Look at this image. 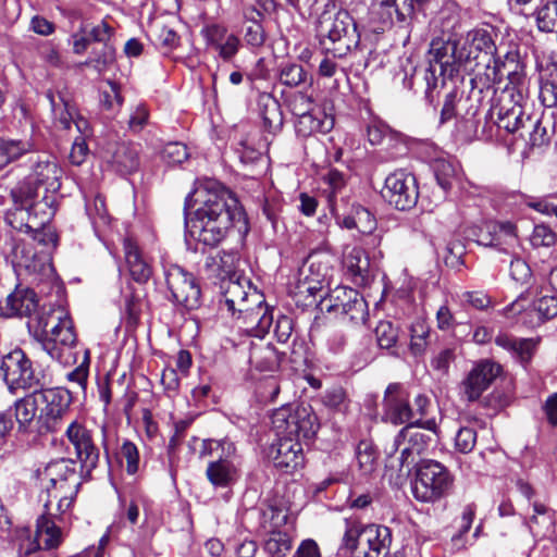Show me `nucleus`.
<instances>
[{
    "label": "nucleus",
    "mask_w": 557,
    "mask_h": 557,
    "mask_svg": "<svg viewBox=\"0 0 557 557\" xmlns=\"http://www.w3.org/2000/svg\"><path fill=\"white\" fill-rule=\"evenodd\" d=\"M200 202L195 212L186 218L187 235L205 246L214 247L225 237L236 221L243 219L237 198L215 181H209L186 198V209L191 202Z\"/></svg>",
    "instance_id": "1"
},
{
    "label": "nucleus",
    "mask_w": 557,
    "mask_h": 557,
    "mask_svg": "<svg viewBox=\"0 0 557 557\" xmlns=\"http://www.w3.org/2000/svg\"><path fill=\"white\" fill-rule=\"evenodd\" d=\"M272 428L277 436L274 466L286 473L304 463L302 440H310L318 430L317 417L305 406H283L273 411Z\"/></svg>",
    "instance_id": "2"
},
{
    "label": "nucleus",
    "mask_w": 557,
    "mask_h": 557,
    "mask_svg": "<svg viewBox=\"0 0 557 557\" xmlns=\"http://www.w3.org/2000/svg\"><path fill=\"white\" fill-rule=\"evenodd\" d=\"M317 30L322 44L336 57L346 55L360 41L352 16L346 10L336 9L333 3L326 4L319 15Z\"/></svg>",
    "instance_id": "3"
},
{
    "label": "nucleus",
    "mask_w": 557,
    "mask_h": 557,
    "mask_svg": "<svg viewBox=\"0 0 557 557\" xmlns=\"http://www.w3.org/2000/svg\"><path fill=\"white\" fill-rule=\"evenodd\" d=\"M343 525L341 546L351 557H381L388 553L392 535L387 527L363 524L355 517L345 518Z\"/></svg>",
    "instance_id": "4"
},
{
    "label": "nucleus",
    "mask_w": 557,
    "mask_h": 557,
    "mask_svg": "<svg viewBox=\"0 0 557 557\" xmlns=\"http://www.w3.org/2000/svg\"><path fill=\"white\" fill-rule=\"evenodd\" d=\"M454 476L438 461L423 459L417 463L411 491L416 499L434 503L445 497L453 488Z\"/></svg>",
    "instance_id": "5"
},
{
    "label": "nucleus",
    "mask_w": 557,
    "mask_h": 557,
    "mask_svg": "<svg viewBox=\"0 0 557 557\" xmlns=\"http://www.w3.org/2000/svg\"><path fill=\"white\" fill-rule=\"evenodd\" d=\"M200 457H216L207 467V478L214 486L225 487L233 483L238 474L236 447L228 440H203Z\"/></svg>",
    "instance_id": "6"
},
{
    "label": "nucleus",
    "mask_w": 557,
    "mask_h": 557,
    "mask_svg": "<svg viewBox=\"0 0 557 557\" xmlns=\"http://www.w3.org/2000/svg\"><path fill=\"white\" fill-rule=\"evenodd\" d=\"M55 211V197L46 195L33 209L25 206H14L13 210L8 211L5 221L16 231L24 233L37 232L51 221Z\"/></svg>",
    "instance_id": "7"
},
{
    "label": "nucleus",
    "mask_w": 557,
    "mask_h": 557,
    "mask_svg": "<svg viewBox=\"0 0 557 557\" xmlns=\"http://www.w3.org/2000/svg\"><path fill=\"white\" fill-rule=\"evenodd\" d=\"M0 371L12 393L42 385L39 373L35 372L30 359L22 349H14L3 356Z\"/></svg>",
    "instance_id": "8"
},
{
    "label": "nucleus",
    "mask_w": 557,
    "mask_h": 557,
    "mask_svg": "<svg viewBox=\"0 0 557 557\" xmlns=\"http://www.w3.org/2000/svg\"><path fill=\"white\" fill-rule=\"evenodd\" d=\"M472 51L466 48L458 49L456 35L440 36L433 38L429 49V64L437 65L440 74L454 77L461 64L470 61Z\"/></svg>",
    "instance_id": "9"
},
{
    "label": "nucleus",
    "mask_w": 557,
    "mask_h": 557,
    "mask_svg": "<svg viewBox=\"0 0 557 557\" xmlns=\"http://www.w3.org/2000/svg\"><path fill=\"white\" fill-rule=\"evenodd\" d=\"M36 392L40 405L38 420L47 431L54 432L70 412L72 394L66 388L62 387L46 388Z\"/></svg>",
    "instance_id": "10"
},
{
    "label": "nucleus",
    "mask_w": 557,
    "mask_h": 557,
    "mask_svg": "<svg viewBox=\"0 0 557 557\" xmlns=\"http://www.w3.org/2000/svg\"><path fill=\"white\" fill-rule=\"evenodd\" d=\"M431 442L430 434L423 432L418 424L409 423L396 435L387 454L392 456L399 451L400 466H409L428 450Z\"/></svg>",
    "instance_id": "11"
},
{
    "label": "nucleus",
    "mask_w": 557,
    "mask_h": 557,
    "mask_svg": "<svg viewBox=\"0 0 557 557\" xmlns=\"http://www.w3.org/2000/svg\"><path fill=\"white\" fill-rule=\"evenodd\" d=\"M164 275L174 302L187 310H193L199 306L200 288L191 273L176 264H171L165 268Z\"/></svg>",
    "instance_id": "12"
},
{
    "label": "nucleus",
    "mask_w": 557,
    "mask_h": 557,
    "mask_svg": "<svg viewBox=\"0 0 557 557\" xmlns=\"http://www.w3.org/2000/svg\"><path fill=\"white\" fill-rule=\"evenodd\" d=\"M521 91L517 92V99L512 88H504L495 98L491 108V116L497 117L498 128H503L508 133H516L520 128L527 127V117H524L521 107Z\"/></svg>",
    "instance_id": "13"
},
{
    "label": "nucleus",
    "mask_w": 557,
    "mask_h": 557,
    "mask_svg": "<svg viewBox=\"0 0 557 557\" xmlns=\"http://www.w3.org/2000/svg\"><path fill=\"white\" fill-rule=\"evenodd\" d=\"M416 178L404 170L391 173L385 178L382 197L398 210H408L418 201Z\"/></svg>",
    "instance_id": "14"
},
{
    "label": "nucleus",
    "mask_w": 557,
    "mask_h": 557,
    "mask_svg": "<svg viewBox=\"0 0 557 557\" xmlns=\"http://www.w3.org/2000/svg\"><path fill=\"white\" fill-rule=\"evenodd\" d=\"M222 288L224 301L228 311L233 314L236 312L238 314H245L251 320L256 318V314L251 313V309L246 306V301H251V305L258 306L263 301V295L261 293L251 288L246 280L242 282L240 280H234L233 277L223 280Z\"/></svg>",
    "instance_id": "15"
},
{
    "label": "nucleus",
    "mask_w": 557,
    "mask_h": 557,
    "mask_svg": "<svg viewBox=\"0 0 557 557\" xmlns=\"http://www.w3.org/2000/svg\"><path fill=\"white\" fill-rule=\"evenodd\" d=\"M65 435L74 446L82 467L88 472L96 469L99 463L100 449L95 443L92 431L83 423L73 421L67 426Z\"/></svg>",
    "instance_id": "16"
},
{
    "label": "nucleus",
    "mask_w": 557,
    "mask_h": 557,
    "mask_svg": "<svg viewBox=\"0 0 557 557\" xmlns=\"http://www.w3.org/2000/svg\"><path fill=\"white\" fill-rule=\"evenodd\" d=\"M39 324L50 342L72 347L76 343V333L69 312L61 306L50 309L39 319Z\"/></svg>",
    "instance_id": "17"
},
{
    "label": "nucleus",
    "mask_w": 557,
    "mask_h": 557,
    "mask_svg": "<svg viewBox=\"0 0 557 557\" xmlns=\"http://www.w3.org/2000/svg\"><path fill=\"white\" fill-rule=\"evenodd\" d=\"M327 312L348 314L351 320L363 315L366 302L359 293L347 286H337L321 299Z\"/></svg>",
    "instance_id": "18"
},
{
    "label": "nucleus",
    "mask_w": 557,
    "mask_h": 557,
    "mask_svg": "<svg viewBox=\"0 0 557 557\" xmlns=\"http://www.w3.org/2000/svg\"><path fill=\"white\" fill-rule=\"evenodd\" d=\"M383 407L386 419L395 425L412 423L413 413L409 393L400 383H391L384 393Z\"/></svg>",
    "instance_id": "19"
},
{
    "label": "nucleus",
    "mask_w": 557,
    "mask_h": 557,
    "mask_svg": "<svg viewBox=\"0 0 557 557\" xmlns=\"http://www.w3.org/2000/svg\"><path fill=\"white\" fill-rule=\"evenodd\" d=\"M430 0H375L373 10L383 24H393L395 21L401 25L410 26L416 13Z\"/></svg>",
    "instance_id": "20"
},
{
    "label": "nucleus",
    "mask_w": 557,
    "mask_h": 557,
    "mask_svg": "<svg viewBox=\"0 0 557 557\" xmlns=\"http://www.w3.org/2000/svg\"><path fill=\"white\" fill-rule=\"evenodd\" d=\"M29 176L40 188H44L42 196L53 195L61 187V178L63 170L59 165L57 159L49 154L38 156L33 162Z\"/></svg>",
    "instance_id": "21"
},
{
    "label": "nucleus",
    "mask_w": 557,
    "mask_h": 557,
    "mask_svg": "<svg viewBox=\"0 0 557 557\" xmlns=\"http://www.w3.org/2000/svg\"><path fill=\"white\" fill-rule=\"evenodd\" d=\"M201 35L207 47L213 50L223 61H231L238 52L240 39L237 35L230 33L221 24H208L201 29Z\"/></svg>",
    "instance_id": "22"
},
{
    "label": "nucleus",
    "mask_w": 557,
    "mask_h": 557,
    "mask_svg": "<svg viewBox=\"0 0 557 557\" xmlns=\"http://www.w3.org/2000/svg\"><path fill=\"white\" fill-rule=\"evenodd\" d=\"M500 366L484 360L475 364L461 383L463 395L469 401L480 398L482 393L492 384L499 375Z\"/></svg>",
    "instance_id": "23"
},
{
    "label": "nucleus",
    "mask_w": 557,
    "mask_h": 557,
    "mask_svg": "<svg viewBox=\"0 0 557 557\" xmlns=\"http://www.w3.org/2000/svg\"><path fill=\"white\" fill-rule=\"evenodd\" d=\"M44 479L49 482L47 488L64 491L67 494L77 493L79 483L76 472V462L71 459L51 461L45 468Z\"/></svg>",
    "instance_id": "24"
},
{
    "label": "nucleus",
    "mask_w": 557,
    "mask_h": 557,
    "mask_svg": "<svg viewBox=\"0 0 557 557\" xmlns=\"http://www.w3.org/2000/svg\"><path fill=\"white\" fill-rule=\"evenodd\" d=\"M104 158L109 168L121 176L131 175L140 166L139 148L131 143H119L111 146Z\"/></svg>",
    "instance_id": "25"
},
{
    "label": "nucleus",
    "mask_w": 557,
    "mask_h": 557,
    "mask_svg": "<svg viewBox=\"0 0 557 557\" xmlns=\"http://www.w3.org/2000/svg\"><path fill=\"white\" fill-rule=\"evenodd\" d=\"M38 298L36 293L30 288H15L4 300L0 302V315L5 318L12 317H30L37 311Z\"/></svg>",
    "instance_id": "26"
},
{
    "label": "nucleus",
    "mask_w": 557,
    "mask_h": 557,
    "mask_svg": "<svg viewBox=\"0 0 557 557\" xmlns=\"http://www.w3.org/2000/svg\"><path fill=\"white\" fill-rule=\"evenodd\" d=\"M506 76L509 84L505 88H512L515 99H517V92L520 90L523 97V86L525 82V75L522 66L517 61V54L506 53L505 61L494 60L493 78L494 83L500 82Z\"/></svg>",
    "instance_id": "27"
},
{
    "label": "nucleus",
    "mask_w": 557,
    "mask_h": 557,
    "mask_svg": "<svg viewBox=\"0 0 557 557\" xmlns=\"http://www.w3.org/2000/svg\"><path fill=\"white\" fill-rule=\"evenodd\" d=\"M125 260L131 276L137 283H146L152 274V268L140 252L137 244L132 238L123 242Z\"/></svg>",
    "instance_id": "28"
},
{
    "label": "nucleus",
    "mask_w": 557,
    "mask_h": 557,
    "mask_svg": "<svg viewBox=\"0 0 557 557\" xmlns=\"http://www.w3.org/2000/svg\"><path fill=\"white\" fill-rule=\"evenodd\" d=\"M556 315L557 297L553 295H544L532 302L531 307L522 314L521 319L524 324L535 327Z\"/></svg>",
    "instance_id": "29"
},
{
    "label": "nucleus",
    "mask_w": 557,
    "mask_h": 557,
    "mask_svg": "<svg viewBox=\"0 0 557 557\" xmlns=\"http://www.w3.org/2000/svg\"><path fill=\"white\" fill-rule=\"evenodd\" d=\"M333 127V116L319 109L297 117L295 123L297 134L302 137H309L317 133L326 134Z\"/></svg>",
    "instance_id": "30"
},
{
    "label": "nucleus",
    "mask_w": 557,
    "mask_h": 557,
    "mask_svg": "<svg viewBox=\"0 0 557 557\" xmlns=\"http://www.w3.org/2000/svg\"><path fill=\"white\" fill-rule=\"evenodd\" d=\"M249 362L259 371L274 372L278 369L281 359L274 346L259 341L250 347Z\"/></svg>",
    "instance_id": "31"
},
{
    "label": "nucleus",
    "mask_w": 557,
    "mask_h": 557,
    "mask_svg": "<svg viewBox=\"0 0 557 557\" xmlns=\"http://www.w3.org/2000/svg\"><path fill=\"white\" fill-rule=\"evenodd\" d=\"M343 264L357 284H363L370 267L369 257L360 247L347 248L344 252Z\"/></svg>",
    "instance_id": "32"
},
{
    "label": "nucleus",
    "mask_w": 557,
    "mask_h": 557,
    "mask_svg": "<svg viewBox=\"0 0 557 557\" xmlns=\"http://www.w3.org/2000/svg\"><path fill=\"white\" fill-rule=\"evenodd\" d=\"M57 519L44 513L37 519L36 534L38 540L41 539L44 549H54L60 546L63 541L61 528Z\"/></svg>",
    "instance_id": "33"
},
{
    "label": "nucleus",
    "mask_w": 557,
    "mask_h": 557,
    "mask_svg": "<svg viewBox=\"0 0 557 557\" xmlns=\"http://www.w3.org/2000/svg\"><path fill=\"white\" fill-rule=\"evenodd\" d=\"M40 412V405L37 392L30 393L14 403V416L20 431H28L37 412Z\"/></svg>",
    "instance_id": "34"
},
{
    "label": "nucleus",
    "mask_w": 557,
    "mask_h": 557,
    "mask_svg": "<svg viewBox=\"0 0 557 557\" xmlns=\"http://www.w3.org/2000/svg\"><path fill=\"white\" fill-rule=\"evenodd\" d=\"M485 227L486 234L481 237V243L485 246H500L517 237V227L509 221L490 222Z\"/></svg>",
    "instance_id": "35"
},
{
    "label": "nucleus",
    "mask_w": 557,
    "mask_h": 557,
    "mask_svg": "<svg viewBox=\"0 0 557 557\" xmlns=\"http://www.w3.org/2000/svg\"><path fill=\"white\" fill-rule=\"evenodd\" d=\"M246 306L251 309V313L256 314L253 320L247 318L245 314H238L237 318L243 319L246 330L252 332L257 336L267 332L272 325L273 315L264 300L258 306L251 305V301H246Z\"/></svg>",
    "instance_id": "36"
},
{
    "label": "nucleus",
    "mask_w": 557,
    "mask_h": 557,
    "mask_svg": "<svg viewBox=\"0 0 557 557\" xmlns=\"http://www.w3.org/2000/svg\"><path fill=\"white\" fill-rule=\"evenodd\" d=\"M11 196L14 206H25L30 209H33L36 203L40 202L42 197L40 187L29 176L20 181L11 189Z\"/></svg>",
    "instance_id": "37"
},
{
    "label": "nucleus",
    "mask_w": 557,
    "mask_h": 557,
    "mask_svg": "<svg viewBox=\"0 0 557 557\" xmlns=\"http://www.w3.org/2000/svg\"><path fill=\"white\" fill-rule=\"evenodd\" d=\"M264 128L270 133L278 132L283 126V113L278 101L270 95L259 100Z\"/></svg>",
    "instance_id": "38"
},
{
    "label": "nucleus",
    "mask_w": 557,
    "mask_h": 557,
    "mask_svg": "<svg viewBox=\"0 0 557 557\" xmlns=\"http://www.w3.org/2000/svg\"><path fill=\"white\" fill-rule=\"evenodd\" d=\"M47 490L48 499L45 503V513L63 521V516L70 510L74 496L76 494H67L64 491Z\"/></svg>",
    "instance_id": "39"
},
{
    "label": "nucleus",
    "mask_w": 557,
    "mask_h": 557,
    "mask_svg": "<svg viewBox=\"0 0 557 557\" xmlns=\"http://www.w3.org/2000/svg\"><path fill=\"white\" fill-rule=\"evenodd\" d=\"M467 42L469 44L470 49L468 51H472V58L476 59L478 54L474 52H482L487 59V66H490L491 60H499L495 58L496 47L488 32L484 29H475L468 33Z\"/></svg>",
    "instance_id": "40"
},
{
    "label": "nucleus",
    "mask_w": 557,
    "mask_h": 557,
    "mask_svg": "<svg viewBox=\"0 0 557 557\" xmlns=\"http://www.w3.org/2000/svg\"><path fill=\"white\" fill-rule=\"evenodd\" d=\"M342 224L348 230L356 228L362 234H370L376 226L372 213L359 205L354 206L351 213L343 218Z\"/></svg>",
    "instance_id": "41"
},
{
    "label": "nucleus",
    "mask_w": 557,
    "mask_h": 557,
    "mask_svg": "<svg viewBox=\"0 0 557 557\" xmlns=\"http://www.w3.org/2000/svg\"><path fill=\"white\" fill-rule=\"evenodd\" d=\"M460 22V8L454 2H446L438 11L436 17L433 20L435 27L442 32V36L455 35L454 30Z\"/></svg>",
    "instance_id": "42"
},
{
    "label": "nucleus",
    "mask_w": 557,
    "mask_h": 557,
    "mask_svg": "<svg viewBox=\"0 0 557 557\" xmlns=\"http://www.w3.org/2000/svg\"><path fill=\"white\" fill-rule=\"evenodd\" d=\"M7 257L15 271L26 270L30 272L36 270L35 260L32 259V250L23 243L11 240L8 245Z\"/></svg>",
    "instance_id": "43"
},
{
    "label": "nucleus",
    "mask_w": 557,
    "mask_h": 557,
    "mask_svg": "<svg viewBox=\"0 0 557 557\" xmlns=\"http://www.w3.org/2000/svg\"><path fill=\"white\" fill-rule=\"evenodd\" d=\"M527 524L534 533L548 531L554 527V511L541 502H533L532 513L527 519Z\"/></svg>",
    "instance_id": "44"
},
{
    "label": "nucleus",
    "mask_w": 557,
    "mask_h": 557,
    "mask_svg": "<svg viewBox=\"0 0 557 557\" xmlns=\"http://www.w3.org/2000/svg\"><path fill=\"white\" fill-rule=\"evenodd\" d=\"M115 63V48L113 44H104L100 49L94 48L91 57L85 65L91 66L99 74L110 70Z\"/></svg>",
    "instance_id": "45"
},
{
    "label": "nucleus",
    "mask_w": 557,
    "mask_h": 557,
    "mask_svg": "<svg viewBox=\"0 0 557 557\" xmlns=\"http://www.w3.org/2000/svg\"><path fill=\"white\" fill-rule=\"evenodd\" d=\"M47 98L50 102L54 117L64 129H70L75 121L74 112L70 109L67 102L61 94H54L51 90L47 91Z\"/></svg>",
    "instance_id": "46"
},
{
    "label": "nucleus",
    "mask_w": 557,
    "mask_h": 557,
    "mask_svg": "<svg viewBox=\"0 0 557 557\" xmlns=\"http://www.w3.org/2000/svg\"><path fill=\"white\" fill-rule=\"evenodd\" d=\"M527 126L531 128L528 133V138H525L529 151L535 149L541 150L547 147L550 141V134L548 129L543 126L542 122L539 120L533 121L530 116H527Z\"/></svg>",
    "instance_id": "47"
},
{
    "label": "nucleus",
    "mask_w": 557,
    "mask_h": 557,
    "mask_svg": "<svg viewBox=\"0 0 557 557\" xmlns=\"http://www.w3.org/2000/svg\"><path fill=\"white\" fill-rule=\"evenodd\" d=\"M292 546L290 535L283 531H272L264 542V550L271 557H286Z\"/></svg>",
    "instance_id": "48"
},
{
    "label": "nucleus",
    "mask_w": 557,
    "mask_h": 557,
    "mask_svg": "<svg viewBox=\"0 0 557 557\" xmlns=\"http://www.w3.org/2000/svg\"><path fill=\"white\" fill-rule=\"evenodd\" d=\"M206 268L214 275L225 280L226 275L233 273L235 269V255L223 252L216 257L206 260Z\"/></svg>",
    "instance_id": "49"
},
{
    "label": "nucleus",
    "mask_w": 557,
    "mask_h": 557,
    "mask_svg": "<svg viewBox=\"0 0 557 557\" xmlns=\"http://www.w3.org/2000/svg\"><path fill=\"white\" fill-rule=\"evenodd\" d=\"M537 26L543 32L557 29V0L547 1L536 11Z\"/></svg>",
    "instance_id": "50"
},
{
    "label": "nucleus",
    "mask_w": 557,
    "mask_h": 557,
    "mask_svg": "<svg viewBox=\"0 0 557 557\" xmlns=\"http://www.w3.org/2000/svg\"><path fill=\"white\" fill-rule=\"evenodd\" d=\"M434 172L436 181L443 190H449L457 176V165L451 161L441 159L435 162Z\"/></svg>",
    "instance_id": "51"
},
{
    "label": "nucleus",
    "mask_w": 557,
    "mask_h": 557,
    "mask_svg": "<svg viewBox=\"0 0 557 557\" xmlns=\"http://www.w3.org/2000/svg\"><path fill=\"white\" fill-rule=\"evenodd\" d=\"M278 78L287 87H297L306 82L307 73L300 64L287 63L281 67Z\"/></svg>",
    "instance_id": "52"
},
{
    "label": "nucleus",
    "mask_w": 557,
    "mask_h": 557,
    "mask_svg": "<svg viewBox=\"0 0 557 557\" xmlns=\"http://www.w3.org/2000/svg\"><path fill=\"white\" fill-rule=\"evenodd\" d=\"M530 243L533 247H553L557 243V233L547 224H536L530 236Z\"/></svg>",
    "instance_id": "53"
},
{
    "label": "nucleus",
    "mask_w": 557,
    "mask_h": 557,
    "mask_svg": "<svg viewBox=\"0 0 557 557\" xmlns=\"http://www.w3.org/2000/svg\"><path fill=\"white\" fill-rule=\"evenodd\" d=\"M356 458L359 469L363 474H369L374 470L376 456L370 443L362 441L358 444L356 449Z\"/></svg>",
    "instance_id": "54"
},
{
    "label": "nucleus",
    "mask_w": 557,
    "mask_h": 557,
    "mask_svg": "<svg viewBox=\"0 0 557 557\" xmlns=\"http://www.w3.org/2000/svg\"><path fill=\"white\" fill-rule=\"evenodd\" d=\"M411 343L410 349L414 355H421L426 347V338L430 335V327L424 321H416L411 325Z\"/></svg>",
    "instance_id": "55"
},
{
    "label": "nucleus",
    "mask_w": 557,
    "mask_h": 557,
    "mask_svg": "<svg viewBox=\"0 0 557 557\" xmlns=\"http://www.w3.org/2000/svg\"><path fill=\"white\" fill-rule=\"evenodd\" d=\"M16 541L21 556H29L41 548L37 534L33 536L29 528L17 529Z\"/></svg>",
    "instance_id": "56"
},
{
    "label": "nucleus",
    "mask_w": 557,
    "mask_h": 557,
    "mask_svg": "<svg viewBox=\"0 0 557 557\" xmlns=\"http://www.w3.org/2000/svg\"><path fill=\"white\" fill-rule=\"evenodd\" d=\"M120 459L126 462V472L131 475L139 470V451L137 446L131 441H125L120 448Z\"/></svg>",
    "instance_id": "57"
},
{
    "label": "nucleus",
    "mask_w": 557,
    "mask_h": 557,
    "mask_svg": "<svg viewBox=\"0 0 557 557\" xmlns=\"http://www.w3.org/2000/svg\"><path fill=\"white\" fill-rule=\"evenodd\" d=\"M189 157L186 145L174 141L168 143L162 150V159L171 165L181 164Z\"/></svg>",
    "instance_id": "58"
},
{
    "label": "nucleus",
    "mask_w": 557,
    "mask_h": 557,
    "mask_svg": "<svg viewBox=\"0 0 557 557\" xmlns=\"http://www.w3.org/2000/svg\"><path fill=\"white\" fill-rule=\"evenodd\" d=\"M323 404L332 410L345 412L348 409L349 399L343 387H334L326 391Z\"/></svg>",
    "instance_id": "59"
},
{
    "label": "nucleus",
    "mask_w": 557,
    "mask_h": 557,
    "mask_svg": "<svg viewBox=\"0 0 557 557\" xmlns=\"http://www.w3.org/2000/svg\"><path fill=\"white\" fill-rule=\"evenodd\" d=\"M288 107L292 113L297 117L315 110L313 107V98L301 91L295 92L289 97Z\"/></svg>",
    "instance_id": "60"
},
{
    "label": "nucleus",
    "mask_w": 557,
    "mask_h": 557,
    "mask_svg": "<svg viewBox=\"0 0 557 557\" xmlns=\"http://www.w3.org/2000/svg\"><path fill=\"white\" fill-rule=\"evenodd\" d=\"M476 444V431L470 426H462L458 430L455 437V447L462 454L473 450Z\"/></svg>",
    "instance_id": "61"
},
{
    "label": "nucleus",
    "mask_w": 557,
    "mask_h": 557,
    "mask_svg": "<svg viewBox=\"0 0 557 557\" xmlns=\"http://www.w3.org/2000/svg\"><path fill=\"white\" fill-rule=\"evenodd\" d=\"M377 344L381 348L393 347L398 338L397 330L388 321H381L375 329Z\"/></svg>",
    "instance_id": "62"
},
{
    "label": "nucleus",
    "mask_w": 557,
    "mask_h": 557,
    "mask_svg": "<svg viewBox=\"0 0 557 557\" xmlns=\"http://www.w3.org/2000/svg\"><path fill=\"white\" fill-rule=\"evenodd\" d=\"M325 181L331 188L330 202L332 205V209L335 214H338V208L336 202V195L341 191V189L345 186L344 175L337 170H331L326 176Z\"/></svg>",
    "instance_id": "63"
},
{
    "label": "nucleus",
    "mask_w": 557,
    "mask_h": 557,
    "mask_svg": "<svg viewBox=\"0 0 557 557\" xmlns=\"http://www.w3.org/2000/svg\"><path fill=\"white\" fill-rule=\"evenodd\" d=\"M537 346V341L532 338L518 339L515 345L512 356L519 359L520 362L527 364L533 357Z\"/></svg>",
    "instance_id": "64"
}]
</instances>
